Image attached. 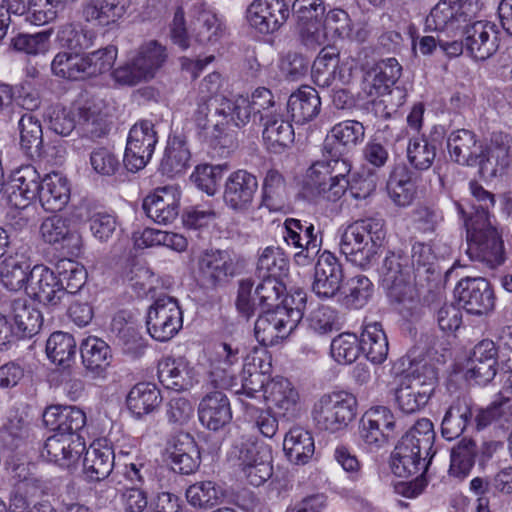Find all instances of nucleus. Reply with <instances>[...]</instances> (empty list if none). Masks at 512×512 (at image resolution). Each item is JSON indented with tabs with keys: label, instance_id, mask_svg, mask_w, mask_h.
<instances>
[{
	"label": "nucleus",
	"instance_id": "nucleus-11",
	"mask_svg": "<svg viewBox=\"0 0 512 512\" xmlns=\"http://www.w3.org/2000/svg\"><path fill=\"white\" fill-rule=\"evenodd\" d=\"M273 105L271 91L263 87L257 88L252 93L251 98L238 95L232 99H222V103L216 110V115L221 119H218L215 126H244L250 121L252 115L261 114Z\"/></svg>",
	"mask_w": 512,
	"mask_h": 512
},
{
	"label": "nucleus",
	"instance_id": "nucleus-7",
	"mask_svg": "<svg viewBox=\"0 0 512 512\" xmlns=\"http://www.w3.org/2000/svg\"><path fill=\"white\" fill-rule=\"evenodd\" d=\"M351 171V164L346 159L333 158L317 161L306 171L304 188L313 196L328 202H336L345 194Z\"/></svg>",
	"mask_w": 512,
	"mask_h": 512
},
{
	"label": "nucleus",
	"instance_id": "nucleus-43",
	"mask_svg": "<svg viewBox=\"0 0 512 512\" xmlns=\"http://www.w3.org/2000/svg\"><path fill=\"white\" fill-rule=\"evenodd\" d=\"M321 99L311 86H302L293 92L287 101V111L297 124L313 120L320 112Z\"/></svg>",
	"mask_w": 512,
	"mask_h": 512
},
{
	"label": "nucleus",
	"instance_id": "nucleus-6",
	"mask_svg": "<svg viewBox=\"0 0 512 512\" xmlns=\"http://www.w3.org/2000/svg\"><path fill=\"white\" fill-rule=\"evenodd\" d=\"M437 381L435 369L427 363L411 364L399 376L394 389L397 408L404 414L422 410L433 395Z\"/></svg>",
	"mask_w": 512,
	"mask_h": 512
},
{
	"label": "nucleus",
	"instance_id": "nucleus-25",
	"mask_svg": "<svg viewBox=\"0 0 512 512\" xmlns=\"http://www.w3.org/2000/svg\"><path fill=\"white\" fill-rule=\"evenodd\" d=\"M264 401L269 409L274 410L280 417L291 420L300 415L299 392L287 378H271L264 390Z\"/></svg>",
	"mask_w": 512,
	"mask_h": 512
},
{
	"label": "nucleus",
	"instance_id": "nucleus-54",
	"mask_svg": "<svg viewBox=\"0 0 512 512\" xmlns=\"http://www.w3.org/2000/svg\"><path fill=\"white\" fill-rule=\"evenodd\" d=\"M207 100H201L198 97L197 106L193 113V121L195 125L204 131L206 137L211 139L220 138L226 130L232 125H223L222 127H216L215 123L221 117L216 115L217 107L222 103V100L216 105L212 104Z\"/></svg>",
	"mask_w": 512,
	"mask_h": 512
},
{
	"label": "nucleus",
	"instance_id": "nucleus-56",
	"mask_svg": "<svg viewBox=\"0 0 512 512\" xmlns=\"http://www.w3.org/2000/svg\"><path fill=\"white\" fill-rule=\"evenodd\" d=\"M30 266L17 256H9L0 264V282L11 291H18L28 284Z\"/></svg>",
	"mask_w": 512,
	"mask_h": 512
},
{
	"label": "nucleus",
	"instance_id": "nucleus-63",
	"mask_svg": "<svg viewBox=\"0 0 512 512\" xmlns=\"http://www.w3.org/2000/svg\"><path fill=\"white\" fill-rule=\"evenodd\" d=\"M330 353L339 364L353 363L361 353L357 335L349 332L339 334L331 342Z\"/></svg>",
	"mask_w": 512,
	"mask_h": 512
},
{
	"label": "nucleus",
	"instance_id": "nucleus-21",
	"mask_svg": "<svg viewBox=\"0 0 512 512\" xmlns=\"http://www.w3.org/2000/svg\"><path fill=\"white\" fill-rule=\"evenodd\" d=\"M114 454L112 447L106 439H97L80 456V460L66 461V468H82L86 480L91 482L105 479L112 471Z\"/></svg>",
	"mask_w": 512,
	"mask_h": 512
},
{
	"label": "nucleus",
	"instance_id": "nucleus-49",
	"mask_svg": "<svg viewBox=\"0 0 512 512\" xmlns=\"http://www.w3.org/2000/svg\"><path fill=\"white\" fill-rule=\"evenodd\" d=\"M387 191L395 205L409 206L416 196V184L412 173L405 167L395 169L388 180Z\"/></svg>",
	"mask_w": 512,
	"mask_h": 512
},
{
	"label": "nucleus",
	"instance_id": "nucleus-39",
	"mask_svg": "<svg viewBox=\"0 0 512 512\" xmlns=\"http://www.w3.org/2000/svg\"><path fill=\"white\" fill-rule=\"evenodd\" d=\"M198 272L203 280L216 285L234 274L233 260L226 251L207 250L199 257Z\"/></svg>",
	"mask_w": 512,
	"mask_h": 512
},
{
	"label": "nucleus",
	"instance_id": "nucleus-35",
	"mask_svg": "<svg viewBox=\"0 0 512 512\" xmlns=\"http://www.w3.org/2000/svg\"><path fill=\"white\" fill-rule=\"evenodd\" d=\"M293 10L302 42L311 48L326 15L322 0H295Z\"/></svg>",
	"mask_w": 512,
	"mask_h": 512
},
{
	"label": "nucleus",
	"instance_id": "nucleus-19",
	"mask_svg": "<svg viewBox=\"0 0 512 512\" xmlns=\"http://www.w3.org/2000/svg\"><path fill=\"white\" fill-rule=\"evenodd\" d=\"M498 25L490 20H477L464 25V43L467 53L476 61L493 56L500 45Z\"/></svg>",
	"mask_w": 512,
	"mask_h": 512
},
{
	"label": "nucleus",
	"instance_id": "nucleus-26",
	"mask_svg": "<svg viewBox=\"0 0 512 512\" xmlns=\"http://www.w3.org/2000/svg\"><path fill=\"white\" fill-rule=\"evenodd\" d=\"M344 273L338 258L329 251L322 252L317 260L312 291L321 299H333L340 290Z\"/></svg>",
	"mask_w": 512,
	"mask_h": 512
},
{
	"label": "nucleus",
	"instance_id": "nucleus-27",
	"mask_svg": "<svg viewBox=\"0 0 512 512\" xmlns=\"http://www.w3.org/2000/svg\"><path fill=\"white\" fill-rule=\"evenodd\" d=\"M455 292L459 302L470 314H486L494 307V296L490 284L482 277L461 279Z\"/></svg>",
	"mask_w": 512,
	"mask_h": 512
},
{
	"label": "nucleus",
	"instance_id": "nucleus-34",
	"mask_svg": "<svg viewBox=\"0 0 512 512\" xmlns=\"http://www.w3.org/2000/svg\"><path fill=\"white\" fill-rule=\"evenodd\" d=\"M41 187L40 175L35 167L22 166L13 173L9 201L16 208H25L40 197Z\"/></svg>",
	"mask_w": 512,
	"mask_h": 512
},
{
	"label": "nucleus",
	"instance_id": "nucleus-28",
	"mask_svg": "<svg viewBox=\"0 0 512 512\" xmlns=\"http://www.w3.org/2000/svg\"><path fill=\"white\" fill-rule=\"evenodd\" d=\"M26 294L40 303L57 305L64 296L61 279L44 266H34L29 273Z\"/></svg>",
	"mask_w": 512,
	"mask_h": 512
},
{
	"label": "nucleus",
	"instance_id": "nucleus-41",
	"mask_svg": "<svg viewBox=\"0 0 512 512\" xmlns=\"http://www.w3.org/2000/svg\"><path fill=\"white\" fill-rule=\"evenodd\" d=\"M283 451L290 463L294 465L307 464L315 452L314 438L311 432L300 426L290 428L283 439Z\"/></svg>",
	"mask_w": 512,
	"mask_h": 512
},
{
	"label": "nucleus",
	"instance_id": "nucleus-60",
	"mask_svg": "<svg viewBox=\"0 0 512 512\" xmlns=\"http://www.w3.org/2000/svg\"><path fill=\"white\" fill-rule=\"evenodd\" d=\"M263 203L270 210H281L287 200V187L283 176L277 170H269L262 185Z\"/></svg>",
	"mask_w": 512,
	"mask_h": 512
},
{
	"label": "nucleus",
	"instance_id": "nucleus-17",
	"mask_svg": "<svg viewBox=\"0 0 512 512\" xmlns=\"http://www.w3.org/2000/svg\"><path fill=\"white\" fill-rule=\"evenodd\" d=\"M338 53L333 48H323L314 61L312 77L319 87L345 86L353 80L355 60L347 57L337 62Z\"/></svg>",
	"mask_w": 512,
	"mask_h": 512
},
{
	"label": "nucleus",
	"instance_id": "nucleus-20",
	"mask_svg": "<svg viewBox=\"0 0 512 512\" xmlns=\"http://www.w3.org/2000/svg\"><path fill=\"white\" fill-rule=\"evenodd\" d=\"M366 36L367 32L364 29H354V24L346 11L331 9L326 13L311 48L330 46L337 40L345 39L362 42Z\"/></svg>",
	"mask_w": 512,
	"mask_h": 512
},
{
	"label": "nucleus",
	"instance_id": "nucleus-62",
	"mask_svg": "<svg viewBox=\"0 0 512 512\" xmlns=\"http://www.w3.org/2000/svg\"><path fill=\"white\" fill-rule=\"evenodd\" d=\"M476 445L472 440H462L451 452L450 475L464 479L474 466Z\"/></svg>",
	"mask_w": 512,
	"mask_h": 512
},
{
	"label": "nucleus",
	"instance_id": "nucleus-29",
	"mask_svg": "<svg viewBox=\"0 0 512 512\" xmlns=\"http://www.w3.org/2000/svg\"><path fill=\"white\" fill-rule=\"evenodd\" d=\"M180 197L177 186L159 187L144 199L143 209L154 222L168 224L178 215Z\"/></svg>",
	"mask_w": 512,
	"mask_h": 512
},
{
	"label": "nucleus",
	"instance_id": "nucleus-50",
	"mask_svg": "<svg viewBox=\"0 0 512 512\" xmlns=\"http://www.w3.org/2000/svg\"><path fill=\"white\" fill-rule=\"evenodd\" d=\"M12 336L27 337L36 334L42 325L40 311L30 307L25 300L18 299L12 304Z\"/></svg>",
	"mask_w": 512,
	"mask_h": 512
},
{
	"label": "nucleus",
	"instance_id": "nucleus-32",
	"mask_svg": "<svg viewBox=\"0 0 512 512\" xmlns=\"http://www.w3.org/2000/svg\"><path fill=\"white\" fill-rule=\"evenodd\" d=\"M258 188L257 178L246 170L232 172L225 181L223 198L234 210L247 209Z\"/></svg>",
	"mask_w": 512,
	"mask_h": 512
},
{
	"label": "nucleus",
	"instance_id": "nucleus-3",
	"mask_svg": "<svg viewBox=\"0 0 512 512\" xmlns=\"http://www.w3.org/2000/svg\"><path fill=\"white\" fill-rule=\"evenodd\" d=\"M185 15L190 18L189 31L200 43L216 42L223 33L218 16L206 7L203 0H183L174 15L172 38L182 48L188 47Z\"/></svg>",
	"mask_w": 512,
	"mask_h": 512
},
{
	"label": "nucleus",
	"instance_id": "nucleus-59",
	"mask_svg": "<svg viewBox=\"0 0 512 512\" xmlns=\"http://www.w3.org/2000/svg\"><path fill=\"white\" fill-rule=\"evenodd\" d=\"M288 271V260L279 247L268 246L260 254L257 263L259 278L281 279Z\"/></svg>",
	"mask_w": 512,
	"mask_h": 512
},
{
	"label": "nucleus",
	"instance_id": "nucleus-9",
	"mask_svg": "<svg viewBox=\"0 0 512 512\" xmlns=\"http://www.w3.org/2000/svg\"><path fill=\"white\" fill-rule=\"evenodd\" d=\"M167 59L164 46L157 41L141 45L130 61L113 72L116 82L133 86L142 81L153 79Z\"/></svg>",
	"mask_w": 512,
	"mask_h": 512
},
{
	"label": "nucleus",
	"instance_id": "nucleus-58",
	"mask_svg": "<svg viewBox=\"0 0 512 512\" xmlns=\"http://www.w3.org/2000/svg\"><path fill=\"white\" fill-rule=\"evenodd\" d=\"M64 177L59 172H51L43 179L40 201L42 207L51 213H61L64 209Z\"/></svg>",
	"mask_w": 512,
	"mask_h": 512
},
{
	"label": "nucleus",
	"instance_id": "nucleus-48",
	"mask_svg": "<svg viewBox=\"0 0 512 512\" xmlns=\"http://www.w3.org/2000/svg\"><path fill=\"white\" fill-rule=\"evenodd\" d=\"M190 158L191 153L186 141L178 136L171 137L161 160V171L170 177L181 174L188 168Z\"/></svg>",
	"mask_w": 512,
	"mask_h": 512
},
{
	"label": "nucleus",
	"instance_id": "nucleus-51",
	"mask_svg": "<svg viewBox=\"0 0 512 512\" xmlns=\"http://www.w3.org/2000/svg\"><path fill=\"white\" fill-rule=\"evenodd\" d=\"M264 119V117H262ZM263 140L267 148L279 152L294 140L292 125L278 115H266L263 130Z\"/></svg>",
	"mask_w": 512,
	"mask_h": 512
},
{
	"label": "nucleus",
	"instance_id": "nucleus-4",
	"mask_svg": "<svg viewBox=\"0 0 512 512\" xmlns=\"http://www.w3.org/2000/svg\"><path fill=\"white\" fill-rule=\"evenodd\" d=\"M92 43V34L72 28L66 34V48L73 50L74 56L66 52L67 77L78 80L108 72L117 58V48L107 46L86 56H80L79 51L88 48Z\"/></svg>",
	"mask_w": 512,
	"mask_h": 512
},
{
	"label": "nucleus",
	"instance_id": "nucleus-22",
	"mask_svg": "<svg viewBox=\"0 0 512 512\" xmlns=\"http://www.w3.org/2000/svg\"><path fill=\"white\" fill-rule=\"evenodd\" d=\"M272 450L263 443L245 444L240 450L239 466L242 477L253 486H260L272 475Z\"/></svg>",
	"mask_w": 512,
	"mask_h": 512
},
{
	"label": "nucleus",
	"instance_id": "nucleus-30",
	"mask_svg": "<svg viewBox=\"0 0 512 512\" xmlns=\"http://www.w3.org/2000/svg\"><path fill=\"white\" fill-rule=\"evenodd\" d=\"M194 366L184 357H164L158 364V378L163 386L175 391L189 390L197 382Z\"/></svg>",
	"mask_w": 512,
	"mask_h": 512
},
{
	"label": "nucleus",
	"instance_id": "nucleus-42",
	"mask_svg": "<svg viewBox=\"0 0 512 512\" xmlns=\"http://www.w3.org/2000/svg\"><path fill=\"white\" fill-rule=\"evenodd\" d=\"M444 136V128L435 126L430 132L431 140L422 137L410 138L407 145V159L417 170L429 169L436 157L437 142Z\"/></svg>",
	"mask_w": 512,
	"mask_h": 512
},
{
	"label": "nucleus",
	"instance_id": "nucleus-24",
	"mask_svg": "<svg viewBox=\"0 0 512 512\" xmlns=\"http://www.w3.org/2000/svg\"><path fill=\"white\" fill-rule=\"evenodd\" d=\"M243 359L242 346L234 341L216 343L209 353L213 382L224 388L233 387L234 367Z\"/></svg>",
	"mask_w": 512,
	"mask_h": 512
},
{
	"label": "nucleus",
	"instance_id": "nucleus-36",
	"mask_svg": "<svg viewBox=\"0 0 512 512\" xmlns=\"http://www.w3.org/2000/svg\"><path fill=\"white\" fill-rule=\"evenodd\" d=\"M94 206L87 200H80L72 204L66 212V249L72 257H79L82 253L83 240L81 229L87 221L90 222Z\"/></svg>",
	"mask_w": 512,
	"mask_h": 512
},
{
	"label": "nucleus",
	"instance_id": "nucleus-12",
	"mask_svg": "<svg viewBox=\"0 0 512 512\" xmlns=\"http://www.w3.org/2000/svg\"><path fill=\"white\" fill-rule=\"evenodd\" d=\"M402 68L395 58H387L370 68L363 81V92L370 98L375 113L381 117L390 115L387 97L401 76Z\"/></svg>",
	"mask_w": 512,
	"mask_h": 512
},
{
	"label": "nucleus",
	"instance_id": "nucleus-38",
	"mask_svg": "<svg viewBox=\"0 0 512 512\" xmlns=\"http://www.w3.org/2000/svg\"><path fill=\"white\" fill-rule=\"evenodd\" d=\"M126 9L125 0H85L81 16L88 23L106 27L117 23L126 13Z\"/></svg>",
	"mask_w": 512,
	"mask_h": 512
},
{
	"label": "nucleus",
	"instance_id": "nucleus-13",
	"mask_svg": "<svg viewBox=\"0 0 512 512\" xmlns=\"http://www.w3.org/2000/svg\"><path fill=\"white\" fill-rule=\"evenodd\" d=\"M482 7V0H440L426 17L425 26L431 31L455 33L470 22Z\"/></svg>",
	"mask_w": 512,
	"mask_h": 512
},
{
	"label": "nucleus",
	"instance_id": "nucleus-16",
	"mask_svg": "<svg viewBox=\"0 0 512 512\" xmlns=\"http://www.w3.org/2000/svg\"><path fill=\"white\" fill-rule=\"evenodd\" d=\"M289 15V6L284 0H253L246 7L244 17L252 33L267 36L277 32Z\"/></svg>",
	"mask_w": 512,
	"mask_h": 512
},
{
	"label": "nucleus",
	"instance_id": "nucleus-8",
	"mask_svg": "<svg viewBox=\"0 0 512 512\" xmlns=\"http://www.w3.org/2000/svg\"><path fill=\"white\" fill-rule=\"evenodd\" d=\"M357 398L339 390L322 395L313 405L312 419L324 431L336 433L345 429L357 415Z\"/></svg>",
	"mask_w": 512,
	"mask_h": 512
},
{
	"label": "nucleus",
	"instance_id": "nucleus-55",
	"mask_svg": "<svg viewBox=\"0 0 512 512\" xmlns=\"http://www.w3.org/2000/svg\"><path fill=\"white\" fill-rule=\"evenodd\" d=\"M81 358L85 368L92 372H102L109 365L110 347L97 337H88L81 345Z\"/></svg>",
	"mask_w": 512,
	"mask_h": 512
},
{
	"label": "nucleus",
	"instance_id": "nucleus-37",
	"mask_svg": "<svg viewBox=\"0 0 512 512\" xmlns=\"http://www.w3.org/2000/svg\"><path fill=\"white\" fill-rule=\"evenodd\" d=\"M199 420L210 430L217 431L227 425L232 419V412L227 396L214 391L201 400L198 408Z\"/></svg>",
	"mask_w": 512,
	"mask_h": 512
},
{
	"label": "nucleus",
	"instance_id": "nucleus-40",
	"mask_svg": "<svg viewBox=\"0 0 512 512\" xmlns=\"http://www.w3.org/2000/svg\"><path fill=\"white\" fill-rule=\"evenodd\" d=\"M511 164V148L508 143L492 139L484 146V153L477 165L483 177L491 179L503 175Z\"/></svg>",
	"mask_w": 512,
	"mask_h": 512
},
{
	"label": "nucleus",
	"instance_id": "nucleus-15",
	"mask_svg": "<svg viewBox=\"0 0 512 512\" xmlns=\"http://www.w3.org/2000/svg\"><path fill=\"white\" fill-rule=\"evenodd\" d=\"M146 325L150 336L159 342L175 337L183 326V313L177 300L168 296L158 298L148 309Z\"/></svg>",
	"mask_w": 512,
	"mask_h": 512
},
{
	"label": "nucleus",
	"instance_id": "nucleus-2",
	"mask_svg": "<svg viewBox=\"0 0 512 512\" xmlns=\"http://www.w3.org/2000/svg\"><path fill=\"white\" fill-rule=\"evenodd\" d=\"M385 238L383 220L361 219L344 228L340 235L339 249L348 262L367 269L379 259Z\"/></svg>",
	"mask_w": 512,
	"mask_h": 512
},
{
	"label": "nucleus",
	"instance_id": "nucleus-57",
	"mask_svg": "<svg viewBox=\"0 0 512 512\" xmlns=\"http://www.w3.org/2000/svg\"><path fill=\"white\" fill-rule=\"evenodd\" d=\"M225 497L221 486L212 481L197 482L186 491L187 501L195 508L208 509L219 504Z\"/></svg>",
	"mask_w": 512,
	"mask_h": 512
},
{
	"label": "nucleus",
	"instance_id": "nucleus-61",
	"mask_svg": "<svg viewBox=\"0 0 512 512\" xmlns=\"http://www.w3.org/2000/svg\"><path fill=\"white\" fill-rule=\"evenodd\" d=\"M226 167L224 165L199 164L190 175L191 183L208 196H214L220 187Z\"/></svg>",
	"mask_w": 512,
	"mask_h": 512
},
{
	"label": "nucleus",
	"instance_id": "nucleus-18",
	"mask_svg": "<svg viewBox=\"0 0 512 512\" xmlns=\"http://www.w3.org/2000/svg\"><path fill=\"white\" fill-rule=\"evenodd\" d=\"M158 142L154 124L144 120L129 131L124 154V164L129 171L143 169L151 159Z\"/></svg>",
	"mask_w": 512,
	"mask_h": 512
},
{
	"label": "nucleus",
	"instance_id": "nucleus-45",
	"mask_svg": "<svg viewBox=\"0 0 512 512\" xmlns=\"http://www.w3.org/2000/svg\"><path fill=\"white\" fill-rule=\"evenodd\" d=\"M360 351L373 364L383 363L388 355V341L378 322L366 323L359 340Z\"/></svg>",
	"mask_w": 512,
	"mask_h": 512
},
{
	"label": "nucleus",
	"instance_id": "nucleus-47",
	"mask_svg": "<svg viewBox=\"0 0 512 512\" xmlns=\"http://www.w3.org/2000/svg\"><path fill=\"white\" fill-rule=\"evenodd\" d=\"M471 404L465 398H458L446 411L442 423V436L451 441L459 437L472 418Z\"/></svg>",
	"mask_w": 512,
	"mask_h": 512
},
{
	"label": "nucleus",
	"instance_id": "nucleus-1",
	"mask_svg": "<svg viewBox=\"0 0 512 512\" xmlns=\"http://www.w3.org/2000/svg\"><path fill=\"white\" fill-rule=\"evenodd\" d=\"M435 440L433 423L419 419L399 440L390 460L392 472L401 478L416 476L426 471Z\"/></svg>",
	"mask_w": 512,
	"mask_h": 512
},
{
	"label": "nucleus",
	"instance_id": "nucleus-10",
	"mask_svg": "<svg viewBox=\"0 0 512 512\" xmlns=\"http://www.w3.org/2000/svg\"><path fill=\"white\" fill-rule=\"evenodd\" d=\"M381 275L382 284L389 298L406 309H412L417 302V291L406 257L394 252L388 253L381 268Z\"/></svg>",
	"mask_w": 512,
	"mask_h": 512
},
{
	"label": "nucleus",
	"instance_id": "nucleus-23",
	"mask_svg": "<svg viewBox=\"0 0 512 512\" xmlns=\"http://www.w3.org/2000/svg\"><path fill=\"white\" fill-rule=\"evenodd\" d=\"M282 234L288 246L299 249L294 254V262L302 267L310 265L320 249L313 224H303L298 219L288 218L284 222Z\"/></svg>",
	"mask_w": 512,
	"mask_h": 512
},
{
	"label": "nucleus",
	"instance_id": "nucleus-46",
	"mask_svg": "<svg viewBox=\"0 0 512 512\" xmlns=\"http://www.w3.org/2000/svg\"><path fill=\"white\" fill-rule=\"evenodd\" d=\"M159 389L152 383H138L127 396V407L137 418L153 413L161 404Z\"/></svg>",
	"mask_w": 512,
	"mask_h": 512
},
{
	"label": "nucleus",
	"instance_id": "nucleus-33",
	"mask_svg": "<svg viewBox=\"0 0 512 512\" xmlns=\"http://www.w3.org/2000/svg\"><path fill=\"white\" fill-rule=\"evenodd\" d=\"M297 326L283 312L275 307L260 315L254 327L257 341L264 346H272L286 339Z\"/></svg>",
	"mask_w": 512,
	"mask_h": 512
},
{
	"label": "nucleus",
	"instance_id": "nucleus-44",
	"mask_svg": "<svg viewBox=\"0 0 512 512\" xmlns=\"http://www.w3.org/2000/svg\"><path fill=\"white\" fill-rule=\"evenodd\" d=\"M86 424L85 412L76 406H66V461L75 462L85 451L83 436Z\"/></svg>",
	"mask_w": 512,
	"mask_h": 512
},
{
	"label": "nucleus",
	"instance_id": "nucleus-14",
	"mask_svg": "<svg viewBox=\"0 0 512 512\" xmlns=\"http://www.w3.org/2000/svg\"><path fill=\"white\" fill-rule=\"evenodd\" d=\"M396 419L390 408L374 406L368 409L359 423V438L362 447L376 452L386 446L392 437Z\"/></svg>",
	"mask_w": 512,
	"mask_h": 512
},
{
	"label": "nucleus",
	"instance_id": "nucleus-52",
	"mask_svg": "<svg viewBox=\"0 0 512 512\" xmlns=\"http://www.w3.org/2000/svg\"><path fill=\"white\" fill-rule=\"evenodd\" d=\"M365 136V128L358 121L348 120L336 124L327 138L326 148L331 145L330 142H337L338 146L351 148L362 142ZM333 156L342 153L340 147H332L329 151Z\"/></svg>",
	"mask_w": 512,
	"mask_h": 512
},
{
	"label": "nucleus",
	"instance_id": "nucleus-64",
	"mask_svg": "<svg viewBox=\"0 0 512 512\" xmlns=\"http://www.w3.org/2000/svg\"><path fill=\"white\" fill-rule=\"evenodd\" d=\"M373 293V284L368 277L356 275L346 283L343 303L353 309L362 308L367 304Z\"/></svg>",
	"mask_w": 512,
	"mask_h": 512
},
{
	"label": "nucleus",
	"instance_id": "nucleus-31",
	"mask_svg": "<svg viewBox=\"0 0 512 512\" xmlns=\"http://www.w3.org/2000/svg\"><path fill=\"white\" fill-rule=\"evenodd\" d=\"M485 142L468 129L452 131L447 138V150L452 161L463 166H476L484 153Z\"/></svg>",
	"mask_w": 512,
	"mask_h": 512
},
{
	"label": "nucleus",
	"instance_id": "nucleus-5",
	"mask_svg": "<svg viewBox=\"0 0 512 512\" xmlns=\"http://www.w3.org/2000/svg\"><path fill=\"white\" fill-rule=\"evenodd\" d=\"M494 222L490 213L485 212L464 219L469 258L490 268L501 265L505 259L503 241Z\"/></svg>",
	"mask_w": 512,
	"mask_h": 512
},
{
	"label": "nucleus",
	"instance_id": "nucleus-53",
	"mask_svg": "<svg viewBox=\"0 0 512 512\" xmlns=\"http://www.w3.org/2000/svg\"><path fill=\"white\" fill-rule=\"evenodd\" d=\"M21 150L29 158L40 156L43 132L39 120L31 113H25L18 123Z\"/></svg>",
	"mask_w": 512,
	"mask_h": 512
}]
</instances>
